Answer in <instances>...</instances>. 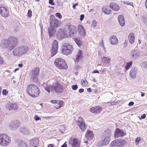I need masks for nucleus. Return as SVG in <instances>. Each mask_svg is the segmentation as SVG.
Returning a JSON list of instances; mask_svg holds the SVG:
<instances>
[{
    "label": "nucleus",
    "instance_id": "obj_1",
    "mask_svg": "<svg viewBox=\"0 0 147 147\" xmlns=\"http://www.w3.org/2000/svg\"><path fill=\"white\" fill-rule=\"evenodd\" d=\"M49 81L47 84L44 83L42 84V86L44 87L45 90L48 93L50 92H56L61 93L63 90V88L62 86L60 84L56 83L53 82L52 85H49L48 84Z\"/></svg>",
    "mask_w": 147,
    "mask_h": 147
},
{
    "label": "nucleus",
    "instance_id": "obj_2",
    "mask_svg": "<svg viewBox=\"0 0 147 147\" xmlns=\"http://www.w3.org/2000/svg\"><path fill=\"white\" fill-rule=\"evenodd\" d=\"M26 92L30 96L34 97H37L40 93V91L38 86L31 84L27 88Z\"/></svg>",
    "mask_w": 147,
    "mask_h": 147
},
{
    "label": "nucleus",
    "instance_id": "obj_3",
    "mask_svg": "<svg viewBox=\"0 0 147 147\" xmlns=\"http://www.w3.org/2000/svg\"><path fill=\"white\" fill-rule=\"evenodd\" d=\"M28 50V48L26 46L18 47L16 48L13 51V54L16 57H20L26 53Z\"/></svg>",
    "mask_w": 147,
    "mask_h": 147
},
{
    "label": "nucleus",
    "instance_id": "obj_4",
    "mask_svg": "<svg viewBox=\"0 0 147 147\" xmlns=\"http://www.w3.org/2000/svg\"><path fill=\"white\" fill-rule=\"evenodd\" d=\"M11 141V138L5 134H0V144L3 146L8 145Z\"/></svg>",
    "mask_w": 147,
    "mask_h": 147
},
{
    "label": "nucleus",
    "instance_id": "obj_5",
    "mask_svg": "<svg viewBox=\"0 0 147 147\" xmlns=\"http://www.w3.org/2000/svg\"><path fill=\"white\" fill-rule=\"evenodd\" d=\"M40 73V69L38 67L34 68L30 73V76L31 80L35 82L38 80L37 78L39 76Z\"/></svg>",
    "mask_w": 147,
    "mask_h": 147
},
{
    "label": "nucleus",
    "instance_id": "obj_6",
    "mask_svg": "<svg viewBox=\"0 0 147 147\" xmlns=\"http://www.w3.org/2000/svg\"><path fill=\"white\" fill-rule=\"evenodd\" d=\"M65 28L68 31L69 36H72L75 35L77 32V29L75 26L68 24L65 26Z\"/></svg>",
    "mask_w": 147,
    "mask_h": 147
},
{
    "label": "nucleus",
    "instance_id": "obj_7",
    "mask_svg": "<svg viewBox=\"0 0 147 147\" xmlns=\"http://www.w3.org/2000/svg\"><path fill=\"white\" fill-rule=\"evenodd\" d=\"M62 46V52L63 54L67 55L71 53L73 49V47L71 45L67 43H64L63 44Z\"/></svg>",
    "mask_w": 147,
    "mask_h": 147
},
{
    "label": "nucleus",
    "instance_id": "obj_8",
    "mask_svg": "<svg viewBox=\"0 0 147 147\" xmlns=\"http://www.w3.org/2000/svg\"><path fill=\"white\" fill-rule=\"evenodd\" d=\"M50 27L56 28L60 26L58 20L53 15H51L50 19Z\"/></svg>",
    "mask_w": 147,
    "mask_h": 147
},
{
    "label": "nucleus",
    "instance_id": "obj_9",
    "mask_svg": "<svg viewBox=\"0 0 147 147\" xmlns=\"http://www.w3.org/2000/svg\"><path fill=\"white\" fill-rule=\"evenodd\" d=\"M77 125L83 131L86 130L87 126L86 125L85 122L82 117H80L78 118L77 121Z\"/></svg>",
    "mask_w": 147,
    "mask_h": 147
},
{
    "label": "nucleus",
    "instance_id": "obj_10",
    "mask_svg": "<svg viewBox=\"0 0 147 147\" xmlns=\"http://www.w3.org/2000/svg\"><path fill=\"white\" fill-rule=\"evenodd\" d=\"M58 49V42L57 41L54 40L52 44V49L51 50V56H53L57 53Z\"/></svg>",
    "mask_w": 147,
    "mask_h": 147
},
{
    "label": "nucleus",
    "instance_id": "obj_11",
    "mask_svg": "<svg viewBox=\"0 0 147 147\" xmlns=\"http://www.w3.org/2000/svg\"><path fill=\"white\" fill-rule=\"evenodd\" d=\"M10 49H12L18 43V38L16 37L11 36L8 39Z\"/></svg>",
    "mask_w": 147,
    "mask_h": 147
},
{
    "label": "nucleus",
    "instance_id": "obj_12",
    "mask_svg": "<svg viewBox=\"0 0 147 147\" xmlns=\"http://www.w3.org/2000/svg\"><path fill=\"white\" fill-rule=\"evenodd\" d=\"M5 106L8 110H16L18 108V106L16 103L10 101L6 103Z\"/></svg>",
    "mask_w": 147,
    "mask_h": 147
},
{
    "label": "nucleus",
    "instance_id": "obj_13",
    "mask_svg": "<svg viewBox=\"0 0 147 147\" xmlns=\"http://www.w3.org/2000/svg\"><path fill=\"white\" fill-rule=\"evenodd\" d=\"M0 13L3 17H7L9 15L8 10L4 6L0 5Z\"/></svg>",
    "mask_w": 147,
    "mask_h": 147
},
{
    "label": "nucleus",
    "instance_id": "obj_14",
    "mask_svg": "<svg viewBox=\"0 0 147 147\" xmlns=\"http://www.w3.org/2000/svg\"><path fill=\"white\" fill-rule=\"evenodd\" d=\"M141 55V52L137 50H132L130 54V57L132 59H136L138 58Z\"/></svg>",
    "mask_w": 147,
    "mask_h": 147
},
{
    "label": "nucleus",
    "instance_id": "obj_15",
    "mask_svg": "<svg viewBox=\"0 0 147 147\" xmlns=\"http://www.w3.org/2000/svg\"><path fill=\"white\" fill-rule=\"evenodd\" d=\"M20 125V122L18 121H13L11 122L9 127L12 130H15L19 127Z\"/></svg>",
    "mask_w": 147,
    "mask_h": 147
},
{
    "label": "nucleus",
    "instance_id": "obj_16",
    "mask_svg": "<svg viewBox=\"0 0 147 147\" xmlns=\"http://www.w3.org/2000/svg\"><path fill=\"white\" fill-rule=\"evenodd\" d=\"M0 47L2 49L9 48V49H10L8 39L2 40L0 43Z\"/></svg>",
    "mask_w": 147,
    "mask_h": 147
},
{
    "label": "nucleus",
    "instance_id": "obj_17",
    "mask_svg": "<svg viewBox=\"0 0 147 147\" xmlns=\"http://www.w3.org/2000/svg\"><path fill=\"white\" fill-rule=\"evenodd\" d=\"M57 38L59 40H62L66 38L67 36L65 32L61 29H59L57 34Z\"/></svg>",
    "mask_w": 147,
    "mask_h": 147
},
{
    "label": "nucleus",
    "instance_id": "obj_18",
    "mask_svg": "<svg viewBox=\"0 0 147 147\" xmlns=\"http://www.w3.org/2000/svg\"><path fill=\"white\" fill-rule=\"evenodd\" d=\"M102 107L97 106L94 107H92L90 108V111L91 113L94 114H97L100 113L102 111Z\"/></svg>",
    "mask_w": 147,
    "mask_h": 147
},
{
    "label": "nucleus",
    "instance_id": "obj_19",
    "mask_svg": "<svg viewBox=\"0 0 147 147\" xmlns=\"http://www.w3.org/2000/svg\"><path fill=\"white\" fill-rule=\"evenodd\" d=\"M69 144H71L72 147H79L80 145V142L75 138L71 140L69 142Z\"/></svg>",
    "mask_w": 147,
    "mask_h": 147
},
{
    "label": "nucleus",
    "instance_id": "obj_20",
    "mask_svg": "<svg viewBox=\"0 0 147 147\" xmlns=\"http://www.w3.org/2000/svg\"><path fill=\"white\" fill-rule=\"evenodd\" d=\"M110 135H109L108 136L105 137L104 140L101 141L99 143V146H103L109 144L110 140Z\"/></svg>",
    "mask_w": 147,
    "mask_h": 147
},
{
    "label": "nucleus",
    "instance_id": "obj_21",
    "mask_svg": "<svg viewBox=\"0 0 147 147\" xmlns=\"http://www.w3.org/2000/svg\"><path fill=\"white\" fill-rule=\"evenodd\" d=\"M78 32L80 35L82 37L86 35L85 31L83 27L81 25H78Z\"/></svg>",
    "mask_w": 147,
    "mask_h": 147
},
{
    "label": "nucleus",
    "instance_id": "obj_22",
    "mask_svg": "<svg viewBox=\"0 0 147 147\" xmlns=\"http://www.w3.org/2000/svg\"><path fill=\"white\" fill-rule=\"evenodd\" d=\"M123 140H116L113 141L110 145L112 147L114 146H121L123 143Z\"/></svg>",
    "mask_w": 147,
    "mask_h": 147
},
{
    "label": "nucleus",
    "instance_id": "obj_23",
    "mask_svg": "<svg viewBox=\"0 0 147 147\" xmlns=\"http://www.w3.org/2000/svg\"><path fill=\"white\" fill-rule=\"evenodd\" d=\"M51 102L52 103L58 104L59 105V106L55 105V107L57 109L61 108L63 105V100L57 101L56 100H51Z\"/></svg>",
    "mask_w": 147,
    "mask_h": 147
},
{
    "label": "nucleus",
    "instance_id": "obj_24",
    "mask_svg": "<svg viewBox=\"0 0 147 147\" xmlns=\"http://www.w3.org/2000/svg\"><path fill=\"white\" fill-rule=\"evenodd\" d=\"M125 135L124 131L119 129H117L115 134V138H118L119 137L123 136Z\"/></svg>",
    "mask_w": 147,
    "mask_h": 147
},
{
    "label": "nucleus",
    "instance_id": "obj_25",
    "mask_svg": "<svg viewBox=\"0 0 147 147\" xmlns=\"http://www.w3.org/2000/svg\"><path fill=\"white\" fill-rule=\"evenodd\" d=\"M110 7L112 10L115 11H118L119 9V7L118 4L114 2L110 3Z\"/></svg>",
    "mask_w": 147,
    "mask_h": 147
},
{
    "label": "nucleus",
    "instance_id": "obj_26",
    "mask_svg": "<svg viewBox=\"0 0 147 147\" xmlns=\"http://www.w3.org/2000/svg\"><path fill=\"white\" fill-rule=\"evenodd\" d=\"M85 136L86 138L89 141L92 140L94 137L92 132L88 130H87Z\"/></svg>",
    "mask_w": 147,
    "mask_h": 147
},
{
    "label": "nucleus",
    "instance_id": "obj_27",
    "mask_svg": "<svg viewBox=\"0 0 147 147\" xmlns=\"http://www.w3.org/2000/svg\"><path fill=\"white\" fill-rule=\"evenodd\" d=\"M137 72V70L136 68H132L130 71L129 75L130 77L132 79H135L136 76Z\"/></svg>",
    "mask_w": 147,
    "mask_h": 147
},
{
    "label": "nucleus",
    "instance_id": "obj_28",
    "mask_svg": "<svg viewBox=\"0 0 147 147\" xmlns=\"http://www.w3.org/2000/svg\"><path fill=\"white\" fill-rule=\"evenodd\" d=\"M102 61V63L107 66H108V65L110 62L111 59L109 57H103L101 58Z\"/></svg>",
    "mask_w": 147,
    "mask_h": 147
},
{
    "label": "nucleus",
    "instance_id": "obj_29",
    "mask_svg": "<svg viewBox=\"0 0 147 147\" xmlns=\"http://www.w3.org/2000/svg\"><path fill=\"white\" fill-rule=\"evenodd\" d=\"M118 19L120 25L122 26H124L125 22L123 16L122 15H119L118 18Z\"/></svg>",
    "mask_w": 147,
    "mask_h": 147
},
{
    "label": "nucleus",
    "instance_id": "obj_30",
    "mask_svg": "<svg viewBox=\"0 0 147 147\" xmlns=\"http://www.w3.org/2000/svg\"><path fill=\"white\" fill-rule=\"evenodd\" d=\"M83 58V54L81 50H79L76 55L75 61L78 62Z\"/></svg>",
    "mask_w": 147,
    "mask_h": 147
},
{
    "label": "nucleus",
    "instance_id": "obj_31",
    "mask_svg": "<svg viewBox=\"0 0 147 147\" xmlns=\"http://www.w3.org/2000/svg\"><path fill=\"white\" fill-rule=\"evenodd\" d=\"M111 44L113 45H117L118 43V40L117 37L113 35L110 39Z\"/></svg>",
    "mask_w": 147,
    "mask_h": 147
},
{
    "label": "nucleus",
    "instance_id": "obj_32",
    "mask_svg": "<svg viewBox=\"0 0 147 147\" xmlns=\"http://www.w3.org/2000/svg\"><path fill=\"white\" fill-rule=\"evenodd\" d=\"M128 39L129 42L130 43H133L135 40L134 34L133 33H131L129 34Z\"/></svg>",
    "mask_w": 147,
    "mask_h": 147
},
{
    "label": "nucleus",
    "instance_id": "obj_33",
    "mask_svg": "<svg viewBox=\"0 0 147 147\" xmlns=\"http://www.w3.org/2000/svg\"><path fill=\"white\" fill-rule=\"evenodd\" d=\"M20 131L22 134L26 135H29L30 134L29 130L24 127H21L20 128Z\"/></svg>",
    "mask_w": 147,
    "mask_h": 147
},
{
    "label": "nucleus",
    "instance_id": "obj_34",
    "mask_svg": "<svg viewBox=\"0 0 147 147\" xmlns=\"http://www.w3.org/2000/svg\"><path fill=\"white\" fill-rule=\"evenodd\" d=\"M54 28L50 27L48 29V32L50 37H52L54 34L56 30Z\"/></svg>",
    "mask_w": 147,
    "mask_h": 147
},
{
    "label": "nucleus",
    "instance_id": "obj_35",
    "mask_svg": "<svg viewBox=\"0 0 147 147\" xmlns=\"http://www.w3.org/2000/svg\"><path fill=\"white\" fill-rule=\"evenodd\" d=\"M64 61V60L61 58H57L55 60L54 64L56 66L58 67V65H59L62 62L63 63Z\"/></svg>",
    "mask_w": 147,
    "mask_h": 147
},
{
    "label": "nucleus",
    "instance_id": "obj_36",
    "mask_svg": "<svg viewBox=\"0 0 147 147\" xmlns=\"http://www.w3.org/2000/svg\"><path fill=\"white\" fill-rule=\"evenodd\" d=\"M38 144V140L37 139L32 140L30 142V144L34 147H37Z\"/></svg>",
    "mask_w": 147,
    "mask_h": 147
},
{
    "label": "nucleus",
    "instance_id": "obj_37",
    "mask_svg": "<svg viewBox=\"0 0 147 147\" xmlns=\"http://www.w3.org/2000/svg\"><path fill=\"white\" fill-rule=\"evenodd\" d=\"M58 68L61 69H67V64L65 61L63 63L62 62L59 65H58Z\"/></svg>",
    "mask_w": 147,
    "mask_h": 147
},
{
    "label": "nucleus",
    "instance_id": "obj_38",
    "mask_svg": "<svg viewBox=\"0 0 147 147\" xmlns=\"http://www.w3.org/2000/svg\"><path fill=\"white\" fill-rule=\"evenodd\" d=\"M18 147H27V146L24 142L20 140L18 142Z\"/></svg>",
    "mask_w": 147,
    "mask_h": 147
},
{
    "label": "nucleus",
    "instance_id": "obj_39",
    "mask_svg": "<svg viewBox=\"0 0 147 147\" xmlns=\"http://www.w3.org/2000/svg\"><path fill=\"white\" fill-rule=\"evenodd\" d=\"M132 62L131 61H130L129 63H127L126 65L125 66V71H126L129 69L132 66Z\"/></svg>",
    "mask_w": 147,
    "mask_h": 147
},
{
    "label": "nucleus",
    "instance_id": "obj_40",
    "mask_svg": "<svg viewBox=\"0 0 147 147\" xmlns=\"http://www.w3.org/2000/svg\"><path fill=\"white\" fill-rule=\"evenodd\" d=\"M74 40L79 47L81 46L82 41L80 40V38L76 37L74 39Z\"/></svg>",
    "mask_w": 147,
    "mask_h": 147
},
{
    "label": "nucleus",
    "instance_id": "obj_41",
    "mask_svg": "<svg viewBox=\"0 0 147 147\" xmlns=\"http://www.w3.org/2000/svg\"><path fill=\"white\" fill-rule=\"evenodd\" d=\"M102 11L105 14L109 15L110 14L111 10L105 7H103L102 8Z\"/></svg>",
    "mask_w": 147,
    "mask_h": 147
},
{
    "label": "nucleus",
    "instance_id": "obj_42",
    "mask_svg": "<svg viewBox=\"0 0 147 147\" xmlns=\"http://www.w3.org/2000/svg\"><path fill=\"white\" fill-rule=\"evenodd\" d=\"M141 67L144 68H147V61H144L141 63Z\"/></svg>",
    "mask_w": 147,
    "mask_h": 147
},
{
    "label": "nucleus",
    "instance_id": "obj_43",
    "mask_svg": "<svg viewBox=\"0 0 147 147\" xmlns=\"http://www.w3.org/2000/svg\"><path fill=\"white\" fill-rule=\"evenodd\" d=\"M81 84L83 86H86L88 84V82L86 80H82L81 82Z\"/></svg>",
    "mask_w": 147,
    "mask_h": 147
},
{
    "label": "nucleus",
    "instance_id": "obj_44",
    "mask_svg": "<svg viewBox=\"0 0 147 147\" xmlns=\"http://www.w3.org/2000/svg\"><path fill=\"white\" fill-rule=\"evenodd\" d=\"M141 140V138L140 137H137L136 139L135 144L136 145L139 144V141Z\"/></svg>",
    "mask_w": 147,
    "mask_h": 147
},
{
    "label": "nucleus",
    "instance_id": "obj_45",
    "mask_svg": "<svg viewBox=\"0 0 147 147\" xmlns=\"http://www.w3.org/2000/svg\"><path fill=\"white\" fill-rule=\"evenodd\" d=\"M55 16L57 17L59 19H61L62 18L61 15L60 13H57L55 14Z\"/></svg>",
    "mask_w": 147,
    "mask_h": 147
},
{
    "label": "nucleus",
    "instance_id": "obj_46",
    "mask_svg": "<svg viewBox=\"0 0 147 147\" xmlns=\"http://www.w3.org/2000/svg\"><path fill=\"white\" fill-rule=\"evenodd\" d=\"M78 88V86L77 85H72L71 86L72 89L74 90H76Z\"/></svg>",
    "mask_w": 147,
    "mask_h": 147
},
{
    "label": "nucleus",
    "instance_id": "obj_47",
    "mask_svg": "<svg viewBox=\"0 0 147 147\" xmlns=\"http://www.w3.org/2000/svg\"><path fill=\"white\" fill-rule=\"evenodd\" d=\"M2 93L3 95H6L8 93V92L7 90L4 89L3 90Z\"/></svg>",
    "mask_w": 147,
    "mask_h": 147
},
{
    "label": "nucleus",
    "instance_id": "obj_48",
    "mask_svg": "<svg viewBox=\"0 0 147 147\" xmlns=\"http://www.w3.org/2000/svg\"><path fill=\"white\" fill-rule=\"evenodd\" d=\"M97 25V23L96 21H93L92 23V26L94 27H95Z\"/></svg>",
    "mask_w": 147,
    "mask_h": 147
},
{
    "label": "nucleus",
    "instance_id": "obj_49",
    "mask_svg": "<svg viewBox=\"0 0 147 147\" xmlns=\"http://www.w3.org/2000/svg\"><path fill=\"white\" fill-rule=\"evenodd\" d=\"M28 16L30 17L32 16V11L31 10H29L28 13Z\"/></svg>",
    "mask_w": 147,
    "mask_h": 147
},
{
    "label": "nucleus",
    "instance_id": "obj_50",
    "mask_svg": "<svg viewBox=\"0 0 147 147\" xmlns=\"http://www.w3.org/2000/svg\"><path fill=\"white\" fill-rule=\"evenodd\" d=\"M49 3L52 5H54L55 4L53 2V0H49Z\"/></svg>",
    "mask_w": 147,
    "mask_h": 147
},
{
    "label": "nucleus",
    "instance_id": "obj_51",
    "mask_svg": "<svg viewBox=\"0 0 147 147\" xmlns=\"http://www.w3.org/2000/svg\"><path fill=\"white\" fill-rule=\"evenodd\" d=\"M34 119L36 121H38L40 119V118L37 115H35L34 117Z\"/></svg>",
    "mask_w": 147,
    "mask_h": 147
},
{
    "label": "nucleus",
    "instance_id": "obj_52",
    "mask_svg": "<svg viewBox=\"0 0 147 147\" xmlns=\"http://www.w3.org/2000/svg\"><path fill=\"white\" fill-rule=\"evenodd\" d=\"M84 18V15L83 14L81 15L80 16V20L81 21H82Z\"/></svg>",
    "mask_w": 147,
    "mask_h": 147
},
{
    "label": "nucleus",
    "instance_id": "obj_53",
    "mask_svg": "<svg viewBox=\"0 0 147 147\" xmlns=\"http://www.w3.org/2000/svg\"><path fill=\"white\" fill-rule=\"evenodd\" d=\"M3 64V61L2 58H0V65H2Z\"/></svg>",
    "mask_w": 147,
    "mask_h": 147
},
{
    "label": "nucleus",
    "instance_id": "obj_54",
    "mask_svg": "<svg viewBox=\"0 0 147 147\" xmlns=\"http://www.w3.org/2000/svg\"><path fill=\"white\" fill-rule=\"evenodd\" d=\"M146 114H144L142 115V116H141V117L142 119H144L146 118Z\"/></svg>",
    "mask_w": 147,
    "mask_h": 147
},
{
    "label": "nucleus",
    "instance_id": "obj_55",
    "mask_svg": "<svg viewBox=\"0 0 147 147\" xmlns=\"http://www.w3.org/2000/svg\"><path fill=\"white\" fill-rule=\"evenodd\" d=\"M134 104V102H130L129 103V106H131L133 105Z\"/></svg>",
    "mask_w": 147,
    "mask_h": 147
},
{
    "label": "nucleus",
    "instance_id": "obj_56",
    "mask_svg": "<svg viewBox=\"0 0 147 147\" xmlns=\"http://www.w3.org/2000/svg\"><path fill=\"white\" fill-rule=\"evenodd\" d=\"M84 90L83 89L81 88V89H79V92L80 93H81L82 92H84Z\"/></svg>",
    "mask_w": 147,
    "mask_h": 147
},
{
    "label": "nucleus",
    "instance_id": "obj_57",
    "mask_svg": "<svg viewBox=\"0 0 147 147\" xmlns=\"http://www.w3.org/2000/svg\"><path fill=\"white\" fill-rule=\"evenodd\" d=\"M76 68L77 70H79L81 69V67L80 66L78 65L76 66Z\"/></svg>",
    "mask_w": 147,
    "mask_h": 147
},
{
    "label": "nucleus",
    "instance_id": "obj_58",
    "mask_svg": "<svg viewBox=\"0 0 147 147\" xmlns=\"http://www.w3.org/2000/svg\"><path fill=\"white\" fill-rule=\"evenodd\" d=\"M67 144L66 142H65L61 146V147H67Z\"/></svg>",
    "mask_w": 147,
    "mask_h": 147
},
{
    "label": "nucleus",
    "instance_id": "obj_59",
    "mask_svg": "<svg viewBox=\"0 0 147 147\" xmlns=\"http://www.w3.org/2000/svg\"><path fill=\"white\" fill-rule=\"evenodd\" d=\"M111 104L112 105H115L116 104V102L114 101L112 102H111Z\"/></svg>",
    "mask_w": 147,
    "mask_h": 147
},
{
    "label": "nucleus",
    "instance_id": "obj_60",
    "mask_svg": "<svg viewBox=\"0 0 147 147\" xmlns=\"http://www.w3.org/2000/svg\"><path fill=\"white\" fill-rule=\"evenodd\" d=\"M78 5V4L77 3H76V4H74V5H73V7L74 8V9H75L76 8V6Z\"/></svg>",
    "mask_w": 147,
    "mask_h": 147
},
{
    "label": "nucleus",
    "instance_id": "obj_61",
    "mask_svg": "<svg viewBox=\"0 0 147 147\" xmlns=\"http://www.w3.org/2000/svg\"><path fill=\"white\" fill-rule=\"evenodd\" d=\"M93 73H99V71L98 70H94L93 71Z\"/></svg>",
    "mask_w": 147,
    "mask_h": 147
},
{
    "label": "nucleus",
    "instance_id": "obj_62",
    "mask_svg": "<svg viewBox=\"0 0 147 147\" xmlns=\"http://www.w3.org/2000/svg\"><path fill=\"white\" fill-rule=\"evenodd\" d=\"M87 91L88 92H91V89L90 88H88L87 89Z\"/></svg>",
    "mask_w": 147,
    "mask_h": 147
},
{
    "label": "nucleus",
    "instance_id": "obj_63",
    "mask_svg": "<svg viewBox=\"0 0 147 147\" xmlns=\"http://www.w3.org/2000/svg\"><path fill=\"white\" fill-rule=\"evenodd\" d=\"M53 144H49L48 145V147H53Z\"/></svg>",
    "mask_w": 147,
    "mask_h": 147
},
{
    "label": "nucleus",
    "instance_id": "obj_64",
    "mask_svg": "<svg viewBox=\"0 0 147 147\" xmlns=\"http://www.w3.org/2000/svg\"><path fill=\"white\" fill-rule=\"evenodd\" d=\"M145 6L146 8L147 9V0H146L145 2Z\"/></svg>",
    "mask_w": 147,
    "mask_h": 147
}]
</instances>
